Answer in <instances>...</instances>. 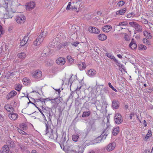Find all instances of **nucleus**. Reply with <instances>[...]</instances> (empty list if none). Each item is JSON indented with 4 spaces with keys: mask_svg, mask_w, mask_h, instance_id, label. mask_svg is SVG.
Masks as SVG:
<instances>
[{
    "mask_svg": "<svg viewBox=\"0 0 153 153\" xmlns=\"http://www.w3.org/2000/svg\"><path fill=\"white\" fill-rule=\"evenodd\" d=\"M20 127L21 128L23 129L24 130H26L27 129V126L26 124L24 123H22L20 125Z\"/></svg>",
    "mask_w": 153,
    "mask_h": 153,
    "instance_id": "32",
    "label": "nucleus"
},
{
    "mask_svg": "<svg viewBox=\"0 0 153 153\" xmlns=\"http://www.w3.org/2000/svg\"><path fill=\"white\" fill-rule=\"evenodd\" d=\"M143 153H150V150L148 149H146L144 151Z\"/></svg>",
    "mask_w": 153,
    "mask_h": 153,
    "instance_id": "50",
    "label": "nucleus"
},
{
    "mask_svg": "<svg viewBox=\"0 0 153 153\" xmlns=\"http://www.w3.org/2000/svg\"><path fill=\"white\" fill-rule=\"evenodd\" d=\"M56 140L59 141L62 144L64 145L66 141L65 133H62L61 135L58 136L57 139Z\"/></svg>",
    "mask_w": 153,
    "mask_h": 153,
    "instance_id": "4",
    "label": "nucleus"
},
{
    "mask_svg": "<svg viewBox=\"0 0 153 153\" xmlns=\"http://www.w3.org/2000/svg\"><path fill=\"white\" fill-rule=\"evenodd\" d=\"M4 120V118L1 114H0V120L2 121Z\"/></svg>",
    "mask_w": 153,
    "mask_h": 153,
    "instance_id": "59",
    "label": "nucleus"
},
{
    "mask_svg": "<svg viewBox=\"0 0 153 153\" xmlns=\"http://www.w3.org/2000/svg\"><path fill=\"white\" fill-rule=\"evenodd\" d=\"M18 57L21 59H24L26 57V54L24 52L19 53L18 55Z\"/></svg>",
    "mask_w": 153,
    "mask_h": 153,
    "instance_id": "31",
    "label": "nucleus"
},
{
    "mask_svg": "<svg viewBox=\"0 0 153 153\" xmlns=\"http://www.w3.org/2000/svg\"><path fill=\"white\" fill-rule=\"evenodd\" d=\"M128 23L126 21H123L119 23L117 25L118 26H127Z\"/></svg>",
    "mask_w": 153,
    "mask_h": 153,
    "instance_id": "36",
    "label": "nucleus"
},
{
    "mask_svg": "<svg viewBox=\"0 0 153 153\" xmlns=\"http://www.w3.org/2000/svg\"><path fill=\"white\" fill-rule=\"evenodd\" d=\"M111 28L112 27L111 25H106L103 27L102 30L104 32H108L111 30Z\"/></svg>",
    "mask_w": 153,
    "mask_h": 153,
    "instance_id": "17",
    "label": "nucleus"
},
{
    "mask_svg": "<svg viewBox=\"0 0 153 153\" xmlns=\"http://www.w3.org/2000/svg\"><path fill=\"white\" fill-rule=\"evenodd\" d=\"M146 47L143 45L140 44L139 45L138 48L139 50H146Z\"/></svg>",
    "mask_w": 153,
    "mask_h": 153,
    "instance_id": "38",
    "label": "nucleus"
},
{
    "mask_svg": "<svg viewBox=\"0 0 153 153\" xmlns=\"http://www.w3.org/2000/svg\"><path fill=\"white\" fill-rule=\"evenodd\" d=\"M46 127V134L51 139L56 140L57 139L58 135L57 132H53V130L48 126V124L45 123Z\"/></svg>",
    "mask_w": 153,
    "mask_h": 153,
    "instance_id": "1",
    "label": "nucleus"
},
{
    "mask_svg": "<svg viewBox=\"0 0 153 153\" xmlns=\"http://www.w3.org/2000/svg\"><path fill=\"white\" fill-rule=\"evenodd\" d=\"M4 15L5 19L12 18L14 16L13 13L12 11H8L7 10Z\"/></svg>",
    "mask_w": 153,
    "mask_h": 153,
    "instance_id": "11",
    "label": "nucleus"
},
{
    "mask_svg": "<svg viewBox=\"0 0 153 153\" xmlns=\"http://www.w3.org/2000/svg\"><path fill=\"white\" fill-rule=\"evenodd\" d=\"M23 81L24 82H27V85H28V84H30L31 83V81L27 77H25L23 79Z\"/></svg>",
    "mask_w": 153,
    "mask_h": 153,
    "instance_id": "37",
    "label": "nucleus"
},
{
    "mask_svg": "<svg viewBox=\"0 0 153 153\" xmlns=\"http://www.w3.org/2000/svg\"><path fill=\"white\" fill-rule=\"evenodd\" d=\"M143 42L144 44H149V41L148 40L146 39H143Z\"/></svg>",
    "mask_w": 153,
    "mask_h": 153,
    "instance_id": "43",
    "label": "nucleus"
},
{
    "mask_svg": "<svg viewBox=\"0 0 153 153\" xmlns=\"http://www.w3.org/2000/svg\"><path fill=\"white\" fill-rule=\"evenodd\" d=\"M98 39L101 41L105 40L107 38V36L104 34H100L98 36Z\"/></svg>",
    "mask_w": 153,
    "mask_h": 153,
    "instance_id": "20",
    "label": "nucleus"
},
{
    "mask_svg": "<svg viewBox=\"0 0 153 153\" xmlns=\"http://www.w3.org/2000/svg\"><path fill=\"white\" fill-rule=\"evenodd\" d=\"M79 44V42H74L73 43H71V44L75 47H77L78 45Z\"/></svg>",
    "mask_w": 153,
    "mask_h": 153,
    "instance_id": "44",
    "label": "nucleus"
},
{
    "mask_svg": "<svg viewBox=\"0 0 153 153\" xmlns=\"http://www.w3.org/2000/svg\"><path fill=\"white\" fill-rule=\"evenodd\" d=\"M79 138V135L78 134L73 135L72 136V139L73 140L75 141L76 142Z\"/></svg>",
    "mask_w": 153,
    "mask_h": 153,
    "instance_id": "33",
    "label": "nucleus"
},
{
    "mask_svg": "<svg viewBox=\"0 0 153 153\" xmlns=\"http://www.w3.org/2000/svg\"><path fill=\"white\" fill-rule=\"evenodd\" d=\"M9 0H4V3L3 4V6L6 10H7L8 7V3Z\"/></svg>",
    "mask_w": 153,
    "mask_h": 153,
    "instance_id": "25",
    "label": "nucleus"
},
{
    "mask_svg": "<svg viewBox=\"0 0 153 153\" xmlns=\"http://www.w3.org/2000/svg\"><path fill=\"white\" fill-rule=\"evenodd\" d=\"M152 132L150 130H148V133L146 135L145 139L146 140L148 138L152 136Z\"/></svg>",
    "mask_w": 153,
    "mask_h": 153,
    "instance_id": "34",
    "label": "nucleus"
},
{
    "mask_svg": "<svg viewBox=\"0 0 153 153\" xmlns=\"http://www.w3.org/2000/svg\"><path fill=\"white\" fill-rule=\"evenodd\" d=\"M5 109L8 111L10 112V110L12 111L13 110V108L11 106L9 105H6L4 106Z\"/></svg>",
    "mask_w": 153,
    "mask_h": 153,
    "instance_id": "27",
    "label": "nucleus"
},
{
    "mask_svg": "<svg viewBox=\"0 0 153 153\" xmlns=\"http://www.w3.org/2000/svg\"><path fill=\"white\" fill-rule=\"evenodd\" d=\"M88 74L89 76H94L96 74V71L94 70L91 69L88 71Z\"/></svg>",
    "mask_w": 153,
    "mask_h": 153,
    "instance_id": "26",
    "label": "nucleus"
},
{
    "mask_svg": "<svg viewBox=\"0 0 153 153\" xmlns=\"http://www.w3.org/2000/svg\"><path fill=\"white\" fill-rule=\"evenodd\" d=\"M125 3V2L123 1H121L117 3V5L119 7L123 6Z\"/></svg>",
    "mask_w": 153,
    "mask_h": 153,
    "instance_id": "41",
    "label": "nucleus"
},
{
    "mask_svg": "<svg viewBox=\"0 0 153 153\" xmlns=\"http://www.w3.org/2000/svg\"><path fill=\"white\" fill-rule=\"evenodd\" d=\"M112 107L113 108L117 109L119 107V102L116 100H113L112 102Z\"/></svg>",
    "mask_w": 153,
    "mask_h": 153,
    "instance_id": "19",
    "label": "nucleus"
},
{
    "mask_svg": "<svg viewBox=\"0 0 153 153\" xmlns=\"http://www.w3.org/2000/svg\"><path fill=\"white\" fill-rule=\"evenodd\" d=\"M57 69V68H53V69L52 70V72L54 73H55L56 72V71L54 70H56Z\"/></svg>",
    "mask_w": 153,
    "mask_h": 153,
    "instance_id": "63",
    "label": "nucleus"
},
{
    "mask_svg": "<svg viewBox=\"0 0 153 153\" xmlns=\"http://www.w3.org/2000/svg\"><path fill=\"white\" fill-rule=\"evenodd\" d=\"M119 127H117L114 128L113 131V134L114 135H116L119 132Z\"/></svg>",
    "mask_w": 153,
    "mask_h": 153,
    "instance_id": "28",
    "label": "nucleus"
},
{
    "mask_svg": "<svg viewBox=\"0 0 153 153\" xmlns=\"http://www.w3.org/2000/svg\"><path fill=\"white\" fill-rule=\"evenodd\" d=\"M44 119L46 121V122L45 123H48V121L46 119V118L45 117V116L44 114H43V116H42Z\"/></svg>",
    "mask_w": 153,
    "mask_h": 153,
    "instance_id": "53",
    "label": "nucleus"
},
{
    "mask_svg": "<svg viewBox=\"0 0 153 153\" xmlns=\"http://www.w3.org/2000/svg\"><path fill=\"white\" fill-rule=\"evenodd\" d=\"M112 59H113L118 64V60H117L114 56V57Z\"/></svg>",
    "mask_w": 153,
    "mask_h": 153,
    "instance_id": "56",
    "label": "nucleus"
},
{
    "mask_svg": "<svg viewBox=\"0 0 153 153\" xmlns=\"http://www.w3.org/2000/svg\"><path fill=\"white\" fill-rule=\"evenodd\" d=\"M102 91H104L105 93H107L108 92V89L106 88H104L102 89Z\"/></svg>",
    "mask_w": 153,
    "mask_h": 153,
    "instance_id": "51",
    "label": "nucleus"
},
{
    "mask_svg": "<svg viewBox=\"0 0 153 153\" xmlns=\"http://www.w3.org/2000/svg\"><path fill=\"white\" fill-rule=\"evenodd\" d=\"M106 56L108 58L112 59L114 57V56L111 54L109 53H105Z\"/></svg>",
    "mask_w": 153,
    "mask_h": 153,
    "instance_id": "42",
    "label": "nucleus"
},
{
    "mask_svg": "<svg viewBox=\"0 0 153 153\" xmlns=\"http://www.w3.org/2000/svg\"><path fill=\"white\" fill-rule=\"evenodd\" d=\"M42 111H43V112L45 113V115L47 114V111H49L47 110L45 108H44L43 107L42 108Z\"/></svg>",
    "mask_w": 153,
    "mask_h": 153,
    "instance_id": "46",
    "label": "nucleus"
},
{
    "mask_svg": "<svg viewBox=\"0 0 153 153\" xmlns=\"http://www.w3.org/2000/svg\"><path fill=\"white\" fill-rule=\"evenodd\" d=\"M18 116V115L17 114L13 112L9 114V117L10 119L13 120H16Z\"/></svg>",
    "mask_w": 153,
    "mask_h": 153,
    "instance_id": "15",
    "label": "nucleus"
},
{
    "mask_svg": "<svg viewBox=\"0 0 153 153\" xmlns=\"http://www.w3.org/2000/svg\"><path fill=\"white\" fill-rule=\"evenodd\" d=\"M71 43L69 42H64V45L65 46H67L69 45Z\"/></svg>",
    "mask_w": 153,
    "mask_h": 153,
    "instance_id": "48",
    "label": "nucleus"
},
{
    "mask_svg": "<svg viewBox=\"0 0 153 153\" xmlns=\"http://www.w3.org/2000/svg\"><path fill=\"white\" fill-rule=\"evenodd\" d=\"M143 34L145 37L147 39H151L152 37L151 33L146 31H144Z\"/></svg>",
    "mask_w": 153,
    "mask_h": 153,
    "instance_id": "23",
    "label": "nucleus"
},
{
    "mask_svg": "<svg viewBox=\"0 0 153 153\" xmlns=\"http://www.w3.org/2000/svg\"><path fill=\"white\" fill-rule=\"evenodd\" d=\"M143 124H144V126L146 127L147 126V123L146 122V120H144L143 121Z\"/></svg>",
    "mask_w": 153,
    "mask_h": 153,
    "instance_id": "58",
    "label": "nucleus"
},
{
    "mask_svg": "<svg viewBox=\"0 0 153 153\" xmlns=\"http://www.w3.org/2000/svg\"><path fill=\"white\" fill-rule=\"evenodd\" d=\"M27 36H25V38L22 39L20 43V46H22L25 45L26 43H25V42L26 41V39L27 38Z\"/></svg>",
    "mask_w": 153,
    "mask_h": 153,
    "instance_id": "30",
    "label": "nucleus"
},
{
    "mask_svg": "<svg viewBox=\"0 0 153 153\" xmlns=\"http://www.w3.org/2000/svg\"><path fill=\"white\" fill-rule=\"evenodd\" d=\"M89 31L90 32L98 34L100 33V30L94 27H89Z\"/></svg>",
    "mask_w": 153,
    "mask_h": 153,
    "instance_id": "13",
    "label": "nucleus"
},
{
    "mask_svg": "<svg viewBox=\"0 0 153 153\" xmlns=\"http://www.w3.org/2000/svg\"><path fill=\"white\" fill-rule=\"evenodd\" d=\"M106 130H104L103 133H102L100 136L97 137L96 139V143L100 142L103 139L105 138L106 136L108 134V133L107 134L106 132Z\"/></svg>",
    "mask_w": 153,
    "mask_h": 153,
    "instance_id": "6",
    "label": "nucleus"
},
{
    "mask_svg": "<svg viewBox=\"0 0 153 153\" xmlns=\"http://www.w3.org/2000/svg\"><path fill=\"white\" fill-rule=\"evenodd\" d=\"M31 153H37V151L35 150H33L32 151Z\"/></svg>",
    "mask_w": 153,
    "mask_h": 153,
    "instance_id": "64",
    "label": "nucleus"
},
{
    "mask_svg": "<svg viewBox=\"0 0 153 153\" xmlns=\"http://www.w3.org/2000/svg\"><path fill=\"white\" fill-rule=\"evenodd\" d=\"M124 38L125 39L126 41L128 40V36L126 33H124Z\"/></svg>",
    "mask_w": 153,
    "mask_h": 153,
    "instance_id": "47",
    "label": "nucleus"
},
{
    "mask_svg": "<svg viewBox=\"0 0 153 153\" xmlns=\"http://www.w3.org/2000/svg\"><path fill=\"white\" fill-rule=\"evenodd\" d=\"M108 85L109 87H110L111 88H112V87H113V86H112V85H111V84L110 82H109L108 83Z\"/></svg>",
    "mask_w": 153,
    "mask_h": 153,
    "instance_id": "60",
    "label": "nucleus"
},
{
    "mask_svg": "<svg viewBox=\"0 0 153 153\" xmlns=\"http://www.w3.org/2000/svg\"><path fill=\"white\" fill-rule=\"evenodd\" d=\"M15 19L18 23H23L25 21V17L24 15L17 16H16Z\"/></svg>",
    "mask_w": 153,
    "mask_h": 153,
    "instance_id": "8",
    "label": "nucleus"
},
{
    "mask_svg": "<svg viewBox=\"0 0 153 153\" xmlns=\"http://www.w3.org/2000/svg\"><path fill=\"white\" fill-rule=\"evenodd\" d=\"M35 4L34 2H28L27 6V9L29 10H31L35 7Z\"/></svg>",
    "mask_w": 153,
    "mask_h": 153,
    "instance_id": "16",
    "label": "nucleus"
},
{
    "mask_svg": "<svg viewBox=\"0 0 153 153\" xmlns=\"http://www.w3.org/2000/svg\"><path fill=\"white\" fill-rule=\"evenodd\" d=\"M22 87V85L19 84H16L14 85L15 89L18 91H19L21 90Z\"/></svg>",
    "mask_w": 153,
    "mask_h": 153,
    "instance_id": "24",
    "label": "nucleus"
},
{
    "mask_svg": "<svg viewBox=\"0 0 153 153\" xmlns=\"http://www.w3.org/2000/svg\"><path fill=\"white\" fill-rule=\"evenodd\" d=\"M116 146V144L115 143H111L108 144L106 149L108 151L110 152L114 149Z\"/></svg>",
    "mask_w": 153,
    "mask_h": 153,
    "instance_id": "9",
    "label": "nucleus"
},
{
    "mask_svg": "<svg viewBox=\"0 0 153 153\" xmlns=\"http://www.w3.org/2000/svg\"><path fill=\"white\" fill-rule=\"evenodd\" d=\"M134 112L131 113L129 116L130 119H132L133 116H134Z\"/></svg>",
    "mask_w": 153,
    "mask_h": 153,
    "instance_id": "49",
    "label": "nucleus"
},
{
    "mask_svg": "<svg viewBox=\"0 0 153 153\" xmlns=\"http://www.w3.org/2000/svg\"><path fill=\"white\" fill-rule=\"evenodd\" d=\"M67 58L70 65H71L74 63V59L71 56H67Z\"/></svg>",
    "mask_w": 153,
    "mask_h": 153,
    "instance_id": "22",
    "label": "nucleus"
},
{
    "mask_svg": "<svg viewBox=\"0 0 153 153\" xmlns=\"http://www.w3.org/2000/svg\"><path fill=\"white\" fill-rule=\"evenodd\" d=\"M2 152L3 153H7L9 151V148L7 145H4L2 148Z\"/></svg>",
    "mask_w": 153,
    "mask_h": 153,
    "instance_id": "21",
    "label": "nucleus"
},
{
    "mask_svg": "<svg viewBox=\"0 0 153 153\" xmlns=\"http://www.w3.org/2000/svg\"><path fill=\"white\" fill-rule=\"evenodd\" d=\"M77 65L79 69L80 70H83L86 67V65L84 62L78 63Z\"/></svg>",
    "mask_w": 153,
    "mask_h": 153,
    "instance_id": "18",
    "label": "nucleus"
},
{
    "mask_svg": "<svg viewBox=\"0 0 153 153\" xmlns=\"http://www.w3.org/2000/svg\"><path fill=\"white\" fill-rule=\"evenodd\" d=\"M129 46L132 49H134L136 48L137 47V45L134 39H131V42L129 45Z\"/></svg>",
    "mask_w": 153,
    "mask_h": 153,
    "instance_id": "12",
    "label": "nucleus"
},
{
    "mask_svg": "<svg viewBox=\"0 0 153 153\" xmlns=\"http://www.w3.org/2000/svg\"><path fill=\"white\" fill-rule=\"evenodd\" d=\"M70 5H68L67 7H66V10H69L70 9Z\"/></svg>",
    "mask_w": 153,
    "mask_h": 153,
    "instance_id": "61",
    "label": "nucleus"
},
{
    "mask_svg": "<svg viewBox=\"0 0 153 153\" xmlns=\"http://www.w3.org/2000/svg\"><path fill=\"white\" fill-rule=\"evenodd\" d=\"M91 113V112L90 111H84L82 115V117H88L90 115Z\"/></svg>",
    "mask_w": 153,
    "mask_h": 153,
    "instance_id": "29",
    "label": "nucleus"
},
{
    "mask_svg": "<svg viewBox=\"0 0 153 153\" xmlns=\"http://www.w3.org/2000/svg\"><path fill=\"white\" fill-rule=\"evenodd\" d=\"M38 108V110H39V112L41 113V114L42 115V116H43V114H44L43 113L44 112L42 111V110H41L40 108Z\"/></svg>",
    "mask_w": 153,
    "mask_h": 153,
    "instance_id": "57",
    "label": "nucleus"
},
{
    "mask_svg": "<svg viewBox=\"0 0 153 153\" xmlns=\"http://www.w3.org/2000/svg\"><path fill=\"white\" fill-rule=\"evenodd\" d=\"M17 130L18 131V132L20 134H21L22 132L23 131L21 129H20L19 128H18Z\"/></svg>",
    "mask_w": 153,
    "mask_h": 153,
    "instance_id": "55",
    "label": "nucleus"
},
{
    "mask_svg": "<svg viewBox=\"0 0 153 153\" xmlns=\"http://www.w3.org/2000/svg\"><path fill=\"white\" fill-rule=\"evenodd\" d=\"M42 76V72L40 71L36 70L33 72L32 74V77L35 79L40 78Z\"/></svg>",
    "mask_w": 153,
    "mask_h": 153,
    "instance_id": "7",
    "label": "nucleus"
},
{
    "mask_svg": "<svg viewBox=\"0 0 153 153\" xmlns=\"http://www.w3.org/2000/svg\"><path fill=\"white\" fill-rule=\"evenodd\" d=\"M135 14H134V13L131 12V13L127 14L126 16L127 18H131L132 16H134Z\"/></svg>",
    "mask_w": 153,
    "mask_h": 153,
    "instance_id": "40",
    "label": "nucleus"
},
{
    "mask_svg": "<svg viewBox=\"0 0 153 153\" xmlns=\"http://www.w3.org/2000/svg\"><path fill=\"white\" fill-rule=\"evenodd\" d=\"M129 25L134 28L136 31L138 32H142L143 31V28L142 26L134 22H130Z\"/></svg>",
    "mask_w": 153,
    "mask_h": 153,
    "instance_id": "3",
    "label": "nucleus"
},
{
    "mask_svg": "<svg viewBox=\"0 0 153 153\" xmlns=\"http://www.w3.org/2000/svg\"><path fill=\"white\" fill-rule=\"evenodd\" d=\"M119 66L123 70H124L125 69V67L123 64H120L119 65Z\"/></svg>",
    "mask_w": 153,
    "mask_h": 153,
    "instance_id": "52",
    "label": "nucleus"
},
{
    "mask_svg": "<svg viewBox=\"0 0 153 153\" xmlns=\"http://www.w3.org/2000/svg\"><path fill=\"white\" fill-rule=\"evenodd\" d=\"M21 134L23 135H27V134L23 131Z\"/></svg>",
    "mask_w": 153,
    "mask_h": 153,
    "instance_id": "62",
    "label": "nucleus"
},
{
    "mask_svg": "<svg viewBox=\"0 0 153 153\" xmlns=\"http://www.w3.org/2000/svg\"><path fill=\"white\" fill-rule=\"evenodd\" d=\"M46 115L49 121L51 122L52 116L50 111H47V114Z\"/></svg>",
    "mask_w": 153,
    "mask_h": 153,
    "instance_id": "39",
    "label": "nucleus"
},
{
    "mask_svg": "<svg viewBox=\"0 0 153 153\" xmlns=\"http://www.w3.org/2000/svg\"><path fill=\"white\" fill-rule=\"evenodd\" d=\"M141 22L143 24H148V21L145 19H143L142 20Z\"/></svg>",
    "mask_w": 153,
    "mask_h": 153,
    "instance_id": "45",
    "label": "nucleus"
},
{
    "mask_svg": "<svg viewBox=\"0 0 153 153\" xmlns=\"http://www.w3.org/2000/svg\"><path fill=\"white\" fill-rule=\"evenodd\" d=\"M114 121L115 123L117 124H119L123 122L122 117L120 114H116L114 116Z\"/></svg>",
    "mask_w": 153,
    "mask_h": 153,
    "instance_id": "5",
    "label": "nucleus"
},
{
    "mask_svg": "<svg viewBox=\"0 0 153 153\" xmlns=\"http://www.w3.org/2000/svg\"><path fill=\"white\" fill-rule=\"evenodd\" d=\"M46 36V33H45L44 32H42L39 35L36 40L34 42L33 45L35 46L40 45L42 42L44 38Z\"/></svg>",
    "mask_w": 153,
    "mask_h": 153,
    "instance_id": "2",
    "label": "nucleus"
},
{
    "mask_svg": "<svg viewBox=\"0 0 153 153\" xmlns=\"http://www.w3.org/2000/svg\"><path fill=\"white\" fill-rule=\"evenodd\" d=\"M56 62L57 64L62 65H64L65 64V61L63 58L60 57L59 58L56 59Z\"/></svg>",
    "mask_w": 153,
    "mask_h": 153,
    "instance_id": "14",
    "label": "nucleus"
},
{
    "mask_svg": "<svg viewBox=\"0 0 153 153\" xmlns=\"http://www.w3.org/2000/svg\"><path fill=\"white\" fill-rule=\"evenodd\" d=\"M17 94V92L14 90H13L9 93L6 96V98L9 100L10 98L14 97Z\"/></svg>",
    "mask_w": 153,
    "mask_h": 153,
    "instance_id": "10",
    "label": "nucleus"
},
{
    "mask_svg": "<svg viewBox=\"0 0 153 153\" xmlns=\"http://www.w3.org/2000/svg\"><path fill=\"white\" fill-rule=\"evenodd\" d=\"M82 150V148H79V151L78 152H77L76 151V153H83V152L82 151H81Z\"/></svg>",
    "mask_w": 153,
    "mask_h": 153,
    "instance_id": "54",
    "label": "nucleus"
},
{
    "mask_svg": "<svg viewBox=\"0 0 153 153\" xmlns=\"http://www.w3.org/2000/svg\"><path fill=\"white\" fill-rule=\"evenodd\" d=\"M126 8H124L123 9L120 10L119 11L117 12V14H119L120 15H122L123 13H125L126 12Z\"/></svg>",
    "mask_w": 153,
    "mask_h": 153,
    "instance_id": "35",
    "label": "nucleus"
}]
</instances>
